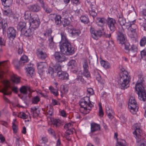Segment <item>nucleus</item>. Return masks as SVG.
Segmentation results:
<instances>
[{"label":"nucleus","instance_id":"obj_21","mask_svg":"<svg viewBox=\"0 0 146 146\" xmlns=\"http://www.w3.org/2000/svg\"><path fill=\"white\" fill-rule=\"evenodd\" d=\"M26 22L22 21H20L17 26L18 30L21 31L22 33H23L26 29Z\"/></svg>","mask_w":146,"mask_h":146},{"label":"nucleus","instance_id":"obj_15","mask_svg":"<svg viewBox=\"0 0 146 146\" xmlns=\"http://www.w3.org/2000/svg\"><path fill=\"white\" fill-rule=\"evenodd\" d=\"M140 123H137L134 126L135 128V131L133 132V134L135 135V138L139 139L141 137V133L142 131L140 129Z\"/></svg>","mask_w":146,"mask_h":146},{"label":"nucleus","instance_id":"obj_7","mask_svg":"<svg viewBox=\"0 0 146 146\" xmlns=\"http://www.w3.org/2000/svg\"><path fill=\"white\" fill-rule=\"evenodd\" d=\"M128 104L131 112L133 114H135L138 110V107L134 98H130Z\"/></svg>","mask_w":146,"mask_h":146},{"label":"nucleus","instance_id":"obj_18","mask_svg":"<svg viewBox=\"0 0 146 146\" xmlns=\"http://www.w3.org/2000/svg\"><path fill=\"white\" fill-rule=\"evenodd\" d=\"M41 6L43 8L45 11L47 13H49L52 11V9L49 8L44 0H39Z\"/></svg>","mask_w":146,"mask_h":146},{"label":"nucleus","instance_id":"obj_23","mask_svg":"<svg viewBox=\"0 0 146 146\" xmlns=\"http://www.w3.org/2000/svg\"><path fill=\"white\" fill-rule=\"evenodd\" d=\"M34 30L31 27L27 30H25V32L23 33L24 35L27 37H32L33 35L34 34Z\"/></svg>","mask_w":146,"mask_h":146},{"label":"nucleus","instance_id":"obj_33","mask_svg":"<svg viewBox=\"0 0 146 146\" xmlns=\"http://www.w3.org/2000/svg\"><path fill=\"white\" fill-rule=\"evenodd\" d=\"M2 3L5 7H9L12 4V0H1Z\"/></svg>","mask_w":146,"mask_h":146},{"label":"nucleus","instance_id":"obj_28","mask_svg":"<svg viewBox=\"0 0 146 146\" xmlns=\"http://www.w3.org/2000/svg\"><path fill=\"white\" fill-rule=\"evenodd\" d=\"M31 115L34 118H35L37 117L40 113L39 110L35 107L31 108Z\"/></svg>","mask_w":146,"mask_h":146},{"label":"nucleus","instance_id":"obj_35","mask_svg":"<svg viewBox=\"0 0 146 146\" xmlns=\"http://www.w3.org/2000/svg\"><path fill=\"white\" fill-rule=\"evenodd\" d=\"M118 21L120 25L121 26H125L126 25H127L128 23H126L125 19L123 18L122 15L120 16L118 19Z\"/></svg>","mask_w":146,"mask_h":146},{"label":"nucleus","instance_id":"obj_8","mask_svg":"<svg viewBox=\"0 0 146 146\" xmlns=\"http://www.w3.org/2000/svg\"><path fill=\"white\" fill-rule=\"evenodd\" d=\"M13 60V63L15 68L17 69H19L20 67L22 66L25 63L28 62V59L27 56L24 55L21 57L19 61L15 59Z\"/></svg>","mask_w":146,"mask_h":146},{"label":"nucleus","instance_id":"obj_34","mask_svg":"<svg viewBox=\"0 0 146 146\" xmlns=\"http://www.w3.org/2000/svg\"><path fill=\"white\" fill-rule=\"evenodd\" d=\"M47 73L51 76L52 78H53L54 77V74L55 73V71L54 70L53 68L49 67L47 71H46Z\"/></svg>","mask_w":146,"mask_h":146},{"label":"nucleus","instance_id":"obj_36","mask_svg":"<svg viewBox=\"0 0 146 146\" xmlns=\"http://www.w3.org/2000/svg\"><path fill=\"white\" fill-rule=\"evenodd\" d=\"M61 17L60 15H56L54 18L55 24L58 26H60L62 23L61 20Z\"/></svg>","mask_w":146,"mask_h":146},{"label":"nucleus","instance_id":"obj_2","mask_svg":"<svg viewBox=\"0 0 146 146\" xmlns=\"http://www.w3.org/2000/svg\"><path fill=\"white\" fill-rule=\"evenodd\" d=\"M138 79L135 85V90L138 94L139 98L141 100L145 101L146 100V93L142 85L143 79L141 74L138 75Z\"/></svg>","mask_w":146,"mask_h":146},{"label":"nucleus","instance_id":"obj_42","mask_svg":"<svg viewBox=\"0 0 146 146\" xmlns=\"http://www.w3.org/2000/svg\"><path fill=\"white\" fill-rule=\"evenodd\" d=\"M81 21L84 24H87L89 22V18L87 16H82L80 18Z\"/></svg>","mask_w":146,"mask_h":146},{"label":"nucleus","instance_id":"obj_58","mask_svg":"<svg viewBox=\"0 0 146 146\" xmlns=\"http://www.w3.org/2000/svg\"><path fill=\"white\" fill-rule=\"evenodd\" d=\"M99 115L100 117H102L104 115V112L101 105L100 106L99 108Z\"/></svg>","mask_w":146,"mask_h":146},{"label":"nucleus","instance_id":"obj_20","mask_svg":"<svg viewBox=\"0 0 146 146\" xmlns=\"http://www.w3.org/2000/svg\"><path fill=\"white\" fill-rule=\"evenodd\" d=\"M28 9L33 12H36L40 10V7L37 4H33L29 5L28 7Z\"/></svg>","mask_w":146,"mask_h":146},{"label":"nucleus","instance_id":"obj_16","mask_svg":"<svg viewBox=\"0 0 146 146\" xmlns=\"http://www.w3.org/2000/svg\"><path fill=\"white\" fill-rule=\"evenodd\" d=\"M36 54L39 58L42 60L45 59L47 56V54L42 48L37 49Z\"/></svg>","mask_w":146,"mask_h":146},{"label":"nucleus","instance_id":"obj_51","mask_svg":"<svg viewBox=\"0 0 146 146\" xmlns=\"http://www.w3.org/2000/svg\"><path fill=\"white\" fill-rule=\"evenodd\" d=\"M116 146H126L125 141L124 140L117 141V145Z\"/></svg>","mask_w":146,"mask_h":146},{"label":"nucleus","instance_id":"obj_52","mask_svg":"<svg viewBox=\"0 0 146 146\" xmlns=\"http://www.w3.org/2000/svg\"><path fill=\"white\" fill-rule=\"evenodd\" d=\"M141 54L142 58L145 60H146V49L141 51Z\"/></svg>","mask_w":146,"mask_h":146},{"label":"nucleus","instance_id":"obj_41","mask_svg":"<svg viewBox=\"0 0 146 146\" xmlns=\"http://www.w3.org/2000/svg\"><path fill=\"white\" fill-rule=\"evenodd\" d=\"M68 65L71 68H75L76 67L77 64L76 61L74 60H70L68 63Z\"/></svg>","mask_w":146,"mask_h":146},{"label":"nucleus","instance_id":"obj_53","mask_svg":"<svg viewBox=\"0 0 146 146\" xmlns=\"http://www.w3.org/2000/svg\"><path fill=\"white\" fill-rule=\"evenodd\" d=\"M83 75L87 78L90 77V74L89 70H83Z\"/></svg>","mask_w":146,"mask_h":146},{"label":"nucleus","instance_id":"obj_14","mask_svg":"<svg viewBox=\"0 0 146 146\" xmlns=\"http://www.w3.org/2000/svg\"><path fill=\"white\" fill-rule=\"evenodd\" d=\"M40 24V20L38 19H34V18H32L29 20L30 27L34 30L37 28L38 27Z\"/></svg>","mask_w":146,"mask_h":146},{"label":"nucleus","instance_id":"obj_57","mask_svg":"<svg viewBox=\"0 0 146 146\" xmlns=\"http://www.w3.org/2000/svg\"><path fill=\"white\" fill-rule=\"evenodd\" d=\"M90 13L93 18L95 17L97 15L96 13L95 12V9H92L90 11Z\"/></svg>","mask_w":146,"mask_h":146},{"label":"nucleus","instance_id":"obj_25","mask_svg":"<svg viewBox=\"0 0 146 146\" xmlns=\"http://www.w3.org/2000/svg\"><path fill=\"white\" fill-rule=\"evenodd\" d=\"M31 89L28 86H23L20 88V91L21 94L23 95H26L28 91L31 92Z\"/></svg>","mask_w":146,"mask_h":146},{"label":"nucleus","instance_id":"obj_37","mask_svg":"<svg viewBox=\"0 0 146 146\" xmlns=\"http://www.w3.org/2000/svg\"><path fill=\"white\" fill-rule=\"evenodd\" d=\"M94 75L96 76V79L101 84L104 83V81L101 78V76L99 73L98 72H95Z\"/></svg>","mask_w":146,"mask_h":146},{"label":"nucleus","instance_id":"obj_64","mask_svg":"<svg viewBox=\"0 0 146 146\" xmlns=\"http://www.w3.org/2000/svg\"><path fill=\"white\" fill-rule=\"evenodd\" d=\"M31 13L29 12H26L24 15V18L25 19H28L30 17Z\"/></svg>","mask_w":146,"mask_h":146},{"label":"nucleus","instance_id":"obj_56","mask_svg":"<svg viewBox=\"0 0 146 146\" xmlns=\"http://www.w3.org/2000/svg\"><path fill=\"white\" fill-rule=\"evenodd\" d=\"M49 47L52 49H55L56 47L55 43L54 42L49 43Z\"/></svg>","mask_w":146,"mask_h":146},{"label":"nucleus","instance_id":"obj_47","mask_svg":"<svg viewBox=\"0 0 146 146\" xmlns=\"http://www.w3.org/2000/svg\"><path fill=\"white\" fill-rule=\"evenodd\" d=\"M80 33L81 32L80 30L74 29L72 30L71 32V34L74 36H78L79 35Z\"/></svg>","mask_w":146,"mask_h":146},{"label":"nucleus","instance_id":"obj_43","mask_svg":"<svg viewBox=\"0 0 146 146\" xmlns=\"http://www.w3.org/2000/svg\"><path fill=\"white\" fill-rule=\"evenodd\" d=\"M40 101L39 97L37 96L33 97L31 99V101L33 104H37Z\"/></svg>","mask_w":146,"mask_h":146},{"label":"nucleus","instance_id":"obj_11","mask_svg":"<svg viewBox=\"0 0 146 146\" xmlns=\"http://www.w3.org/2000/svg\"><path fill=\"white\" fill-rule=\"evenodd\" d=\"M7 37L10 40H13L16 37L17 33L16 29L13 27H9L7 31Z\"/></svg>","mask_w":146,"mask_h":146},{"label":"nucleus","instance_id":"obj_3","mask_svg":"<svg viewBox=\"0 0 146 146\" xmlns=\"http://www.w3.org/2000/svg\"><path fill=\"white\" fill-rule=\"evenodd\" d=\"M94 104V103L90 101L89 97H84L80 101V105L81 106L80 109V111L85 115L86 114L89 112Z\"/></svg>","mask_w":146,"mask_h":146},{"label":"nucleus","instance_id":"obj_38","mask_svg":"<svg viewBox=\"0 0 146 146\" xmlns=\"http://www.w3.org/2000/svg\"><path fill=\"white\" fill-rule=\"evenodd\" d=\"M60 35L61 38V41L63 42H69V41L68 40L66 37V34L64 32H62L60 33Z\"/></svg>","mask_w":146,"mask_h":146},{"label":"nucleus","instance_id":"obj_54","mask_svg":"<svg viewBox=\"0 0 146 146\" xmlns=\"http://www.w3.org/2000/svg\"><path fill=\"white\" fill-rule=\"evenodd\" d=\"M16 120L14 119L13 120V121L12 122V129L14 132L15 133H16L17 132V126L16 125L15 122Z\"/></svg>","mask_w":146,"mask_h":146},{"label":"nucleus","instance_id":"obj_40","mask_svg":"<svg viewBox=\"0 0 146 146\" xmlns=\"http://www.w3.org/2000/svg\"><path fill=\"white\" fill-rule=\"evenodd\" d=\"M68 90V87L66 86L61 85L60 86V90L61 93L66 94Z\"/></svg>","mask_w":146,"mask_h":146},{"label":"nucleus","instance_id":"obj_63","mask_svg":"<svg viewBox=\"0 0 146 146\" xmlns=\"http://www.w3.org/2000/svg\"><path fill=\"white\" fill-rule=\"evenodd\" d=\"M11 13V10L7 9L5 10L4 11L3 14L4 15L8 16L10 15Z\"/></svg>","mask_w":146,"mask_h":146},{"label":"nucleus","instance_id":"obj_19","mask_svg":"<svg viewBox=\"0 0 146 146\" xmlns=\"http://www.w3.org/2000/svg\"><path fill=\"white\" fill-rule=\"evenodd\" d=\"M137 46L134 45H132L128 52H126L129 54V55L132 56H135L137 53Z\"/></svg>","mask_w":146,"mask_h":146},{"label":"nucleus","instance_id":"obj_39","mask_svg":"<svg viewBox=\"0 0 146 146\" xmlns=\"http://www.w3.org/2000/svg\"><path fill=\"white\" fill-rule=\"evenodd\" d=\"M100 64L105 69H108L110 67V64L108 61L102 60L100 62Z\"/></svg>","mask_w":146,"mask_h":146},{"label":"nucleus","instance_id":"obj_32","mask_svg":"<svg viewBox=\"0 0 146 146\" xmlns=\"http://www.w3.org/2000/svg\"><path fill=\"white\" fill-rule=\"evenodd\" d=\"M52 123L54 127L57 128L61 126L62 121L59 119H54L52 121Z\"/></svg>","mask_w":146,"mask_h":146},{"label":"nucleus","instance_id":"obj_59","mask_svg":"<svg viewBox=\"0 0 146 146\" xmlns=\"http://www.w3.org/2000/svg\"><path fill=\"white\" fill-rule=\"evenodd\" d=\"M12 80L13 82L15 83H19L20 81V79L17 77L14 76L13 77Z\"/></svg>","mask_w":146,"mask_h":146},{"label":"nucleus","instance_id":"obj_62","mask_svg":"<svg viewBox=\"0 0 146 146\" xmlns=\"http://www.w3.org/2000/svg\"><path fill=\"white\" fill-rule=\"evenodd\" d=\"M83 70H86L89 69V66L87 62H85L83 64Z\"/></svg>","mask_w":146,"mask_h":146},{"label":"nucleus","instance_id":"obj_1","mask_svg":"<svg viewBox=\"0 0 146 146\" xmlns=\"http://www.w3.org/2000/svg\"><path fill=\"white\" fill-rule=\"evenodd\" d=\"M9 64L8 60L0 62V80L1 82L4 84V86L1 90V92L4 95H10L12 93V91L15 93H17L18 92L17 87H14L11 89L9 81L5 79V72L3 69L8 68Z\"/></svg>","mask_w":146,"mask_h":146},{"label":"nucleus","instance_id":"obj_50","mask_svg":"<svg viewBox=\"0 0 146 146\" xmlns=\"http://www.w3.org/2000/svg\"><path fill=\"white\" fill-rule=\"evenodd\" d=\"M62 16L64 17V19H68L70 15V13L68 11H63L62 12Z\"/></svg>","mask_w":146,"mask_h":146},{"label":"nucleus","instance_id":"obj_6","mask_svg":"<svg viewBox=\"0 0 146 146\" xmlns=\"http://www.w3.org/2000/svg\"><path fill=\"white\" fill-rule=\"evenodd\" d=\"M126 26L129 31L128 35L131 38H136L137 36L138 27L137 25L133 22H131L126 25Z\"/></svg>","mask_w":146,"mask_h":146},{"label":"nucleus","instance_id":"obj_5","mask_svg":"<svg viewBox=\"0 0 146 146\" xmlns=\"http://www.w3.org/2000/svg\"><path fill=\"white\" fill-rule=\"evenodd\" d=\"M61 52L66 55L73 54L74 53V48L72 47L70 42H63L60 46Z\"/></svg>","mask_w":146,"mask_h":146},{"label":"nucleus","instance_id":"obj_10","mask_svg":"<svg viewBox=\"0 0 146 146\" xmlns=\"http://www.w3.org/2000/svg\"><path fill=\"white\" fill-rule=\"evenodd\" d=\"M107 25L112 33L114 32L116 29V23L114 19L109 18L107 21Z\"/></svg>","mask_w":146,"mask_h":146},{"label":"nucleus","instance_id":"obj_61","mask_svg":"<svg viewBox=\"0 0 146 146\" xmlns=\"http://www.w3.org/2000/svg\"><path fill=\"white\" fill-rule=\"evenodd\" d=\"M74 131L75 130L74 129H68L66 131V134L67 135L72 134Z\"/></svg>","mask_w":146,"mask_h":146},{"label":"nucleus","instance_id":"obj_45","mask_svg":"<svg viewBox=\"0 0 146 146\" xmlns=\"http://www.w3.org/2000/svg\"><path fill=\"white\" fill-rule=\"evenodd\" d=\"M47 131L48 133L51 135L55 138L56 137L55 132L54 129L50 128L48 129Z\"/></svg>","mask_w":146,"mask_h":146},{"label":"nucleus","instance_id":"obj_24","mask_svg":"<svg viewBox=\"0 0 146 146\" xmlns=\"http://www.w3.org/2000/svg\"><path fill=\"white\" fill-rule=\"evenodd\" d=\"M100 128L99 124L94 122L91 123V131L92 133L100 130Z\"/></svg>","mask_w":146,"mask_h":146},{"label":"nucleus","instance_id":"obj_9","mask_svg":"<svg viewBox=\"0 0 146 146\" xmlns=\"http://www.w3.org/2000/svg\"><path fill=\"white\" fill-rule=\"evenodd\" d=\"M90 31L92 37L94 39L98 40L99 37L104 35L105 33L103 30H96L93 27H91Z\"/></svg>","mask_w":146,"mask_h":146},{"label":"nucleus","instance_id":"obj_29","mask_svg":"<svg viewBox=\"0 0 146 146\" xmlns=\"http://www.w3.org/2000/svg\"><path fill=\"white\" fill-rule=\"evenodd\" d=\"M33 66V64H31L29 65L27 68H26L27 71L28 72V76H30L31 77L35 72V68Z\"/></svg>","mask_w":146,"mask_h":146},{"label":"nucleus","instance_id":"obj_55","mask_svg":"<svg viewBox=\"0 0 146 146\" xmlns=\"http://www.w3.org/2000/svg\"><path fill=\"white\" fill-rule=\"evenodd\" d=\"M146 43V37L145 36H143L141 40L140 44L141 46H144Z\"/></svg>","mask_w":146,"mask_h":146},{"label":"nucleus","instance_id":"obj_49","mask_svg":"<svg viewBox=\"0 0 146 146\" xmlns=\"http://www.w3.org/2000/svg\"><path fill=\"white\" fill-rule=\"evenodd\" d=\"M18 117L20 118H22L23 119H25L27 118L28 115L26 114L23 112H20L18 115Z\"/></svg>","mask_w":146,"mask_h":146},{"label":"nucleus","instance_id":"obj_12","mask_svg":"<svg viewBox=\"0 0 146 146\" xmlns=\"http://www.w3.org/2000/svg\"><path fill=\"white\" fill-rule=\"evenodd\" d=\"M124 33V30H123L121 31H119L117 34V41L119 44H124L126 41V35Z\"/></svg>","mask_w":146,"mask_h":146},{"label":"nucleus","instance_id":"obj_27","mask_svg":"<svg viewBox=\"0 0 146 146\" xmlns=\"http://www.w3.org/2000/svg\"><path fill=\"white\" fill-rule=\"evenodd\" d=\"M8 25L6 21L0 18V29H2L3 31H5Z\"/></svg>","mask_w":146,"mask_h":146},{"label":"nucleus","instance_id":"obj_44","mask_svg":"<svg viewBox=\"0 0 146 146\" xmlns=\"http://www.w3.org/2000/svg\"><path fill=\"white\" fill-rule=\"evenodd\" d=\"M49 89L54 96H57L58 95V93L57 90L54 89L52 86H50L49 87Z\"/></svg>","mask_w":146,"mask_h":146},{"label":"nucleus","instance_id":"obj_17","mask_svg":"<svg viewBox=\"0 0 146 146\" xmlns=\"http://www.w3.org/2000/svg\"><path fill=\"white\" fill-rule=\"evenodd\" d=\"M57 76L59 79L67 80L69 79V75L66 72L61 71L57 72Z\"/></svg>","mask_w":146,"mask_h":146},{"label":"nucleus","instance_id":"obj_4","mask_svg":"<svg viewBox=\"0 0 146 146\" xmlns=\"http://www.w3.org/2000/svg\"><path fill=\"white\" fill-rule=\"evenodd\" d=\"M120 78L118 83L121 89H125L129 86V83L130 81V76L127 71H124L120 74Z\"/></svg>","mask_w":146,"mask_h":146},{"label":"nucleus","instance_id":"obj_48","mask_svg":"<svg viewBox=\"0 0 146 146\" xmlns=\"http://www.w3.org/2000/svg\"><path fill=\"white\" fill-rule=\"evenodd\" d=\"M62 23L64 27H66L70 24V21L68 19H64Z\"/></svg>","mask_w":146,"mask_h":146},{"label":"nucleus","instance_id":"obj_13","mask_svg":"<svg viewBox=\"0 0 146 146\" xmlns=\"http://www.w3.org/2000/svg\"><path fill=\"white\" fill-rule=\"evenodd\" d=\"M55 60L58 62L62 63L67 60L64 55L60 52H56L54 54Z\"/></svg>","mask_w":146,"mask_h":146},{"label":"nucleus","instance_id":"obj_30","mask_svg":"<svg viewBox=\"0 0 146 146\" xmlns=\"http://www.w3.org/2000/svg\"><path fill=\"white\" fill-rule=\"evenodd\" d=\"M107 21L104 18L99 17L96 18V23L100 27L103 26Z\"/></svg>","mask_w":146,"mask_h":146},{"label":"nucleus","instance_id":"obj_22","mask_svg":"<svg viewBox=\"0 0 146 146\" xmlns=\"http://www.w3.org/2000/svg\"><path fill=\"white\" fill-rule=\"evenodd\" d=\"M137 139V146H146V140L145 138L141 136L140 138L138 139L136 138Z\"/></svg>","mask_w":146,"mask_h":146},{"label":"nucleus","instance_id":"obj_26","mask_svg":"<svg viewBox=\"0 0 146 146\" xmlns=\"http://www.w3.org/2000/svg\"><path fill=\"white\" fill-rule=\"evenodd\" d=\"M106 113L109 118L111 119L113 118V112L111 107L108 106L106 107Z\"/></svg>","mask_w":146,"mask_h":146},{"label":"nucleus","instance_id":"obj_60","mask_svg":"<svg viewBox=\"0 0 146 146\" xmlns=\"http://www.w3.org/2000/svg\"><path fill=\"white\" fill-rule=\"evenodd\" d=\"M5 41L4 39L2 37H0V46L2 47L3 46L5 45Z\"/></svg>","mask_w":146,"mask_h":146},{"label":"nucleus","instance_id":"obj_31","mask_svg":"<svg viewBox=\"0 0 146 146\" xmlns=\"http://www.w3.org/2000/svg\"><path fill=\"white\" fill-rule=\"evenodd\" d=\"M46 63L45 62H39L37 64V68L38 70L42 72L45 71Z\"/></svg>","mask_w":146,"mask_h":146},{"label":"nucleus","instance_id":"obj_46","mask_svg":"<svg viewBox=\"0 0 146 146\" xmlns=\"http://www.w3.org/2000/svg\"><path fill=\"white\" fill-rule=\"evenodd\" d=\"M53 68L54 70L55 71V73L57 72H57L62 71L61 70V66L59 64H56L53 66Z\"/></svg>","mask_w":146,"mask_h":146}]
</instances>
